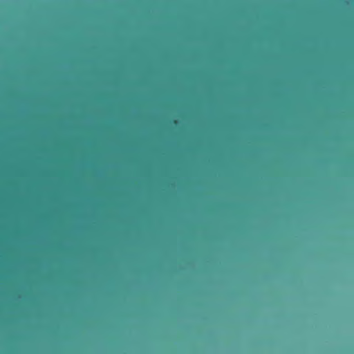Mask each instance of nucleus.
<instances>
[{"mask_svg": "<svg viewBox=\"0 0 354 354\" xmlns=\"http://www.w3.org/2000/svg\"><path fill=\"white\" fill-rule=\"evenodd\" d=\"M310 0L305 1V116H306V151L308 156V145L310 140L308 120L310 114Z\"/></svg>", "mask_w": 354, "mask_h": 354, "instance_id": "1", "label": "nucleus"}, {"mask_svg": "<svg viewBox=\"0 0 354 354\" xmlns=\"http://www.w3.org/2000/svg\"><path fill=\"white\" fill-rule=\"evenodd\" d=\"M306 177L308 176V163L306 162Z\"/></svg>", "mask_w": 354, "mask_h": 354, "instance_id": "2", "label": "nucleus"}, {"mask_svg": "<svg viewBox=\"0 0 354 354\" xmlns=\"http://www.w3.org/2000/svg\"><path fill=\"white\" fill-rule=\"evenodd\" d=\"M174 124H177V120H174Z\"/></svg>", "mask_w": 354, "mask_h": 354, "instance_id": "3", "label": "nucleus"}]
</instances>
